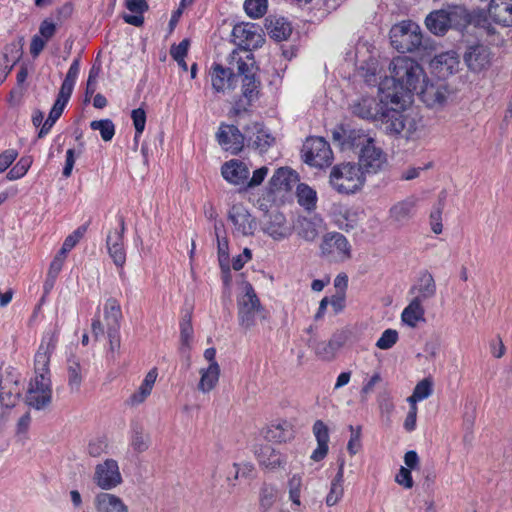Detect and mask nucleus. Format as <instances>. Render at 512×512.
Returning <instances> with one entry per match:
<instances>
[{"label": "nucleus", "mask_w": 512, "mask_h": 512, "mask_svg": "<svg viewBox=\"0 0 512 512\" xmlns=\"http://www.w3.org/2000/svg\"><path fill=\"white\" fill-rule=\"evenodd\" d=\"M390 76H385L379 83V92L386 93V99L392 104L401 105L404 97L418 92L426 81L422 66L407 56L393 58L389 64Z\"/></svg>", "instance_id": "obj_1"}, {"label": "nucleus", "mask_w": 512, "mask_h": 512, "mask_svg": "<svg viewBox=\"0 0 512 512\" xmlns=\"http://www.w3.org/2000/svg\"><path fill=\"white\" fill-rule=\"evenodd\" d=\"M56 341V339L50 337L45 344L43 339L34 357L35 377L29 383L26 401L29 406L37 410L46 407L52 399L49 364Z\"/></svg>", "instance_id": "obj_2"}, {"label": "nucleus", "mask_w": 512, "mask_h": 512, "mask_svg": "<svg viewBox=\"0 0 512 512\" xmlns=\"http://www.w3.org/2000/svg\"><path fill=\"white\" fill-rule=\"evenodd\" d=\"M405 102L403 99L401 105H396L387 101L377 123L389 135L411 139L418 136L423 125L420 118L404 110Z\"/></svg>", "instance_id": "obj_3"}, {"label": "nucleus", "mask_w": 512, "mask_h": 512, "mask_svg": "<svg viewBox=\"0 0 512 512\" xmlns=\"http://www.w3.org/2000/svg\"><path fill=\"white\" fill-rule=\"evenodd\" d=\"M347 143L359 149V165L368 172H377L385 165V154L375 145V140L364 131L351 130L347 136Z\"/></svg>", "instance_id": "obj_4"}, {"label": "nucleus", "mask_w": 512, "mask_h": 512, "mask_svg": "<svg viewBox=\"0 0 512 512\" xmlns=\"http://www.w3.org/2000/svg\"><path fill=\"white\" fill-rule=\"evenodd\" d=\"M227 62L236 68L238 76H242V93L248 101L257 94L258 81L255 78L256 64L253 53L242 51H232L227 58Z\"/></svg>", "instance_id": "obj_5"}, {"label": "nucleus", "mask_w": 512, "mask_h": 512, "mask_svg": "<svg viewBox=\"0 0 512 512\" xmlns=\"http://www.w3.org/2000/svg\"><path fill=\"white\" fill-rule=\"evenodd\" d=\"M329 182L338 192H356L363 187L365 176L360 165L342 163L331 169Z\"/></svg>", "instance_id": "obj_6"}, {"label": "nucleus", "mask_w": 512, "mask_h": 512, "mask_svg": "<svg viewBox=\"0 0 512 512\" xmlns=\"http://www.w3.org/2000/svg\"><path fill=\"white\" fill-rule=\"evenodd\" d=\"M422 33L418 24L403 21L390 30L391 45L399 52H413L422 45Z\"/></svg>", "instance_id": "obj_7"}, {"label": "nucleus", "mask_w": 512, "mask_h": 512, "mask_svg": "<svg viewBox=\"0 0 512 512\" xmlns=\"http://www.w3.org/2000/svg\"><path fill=\"white\" fill-rule=\"evenodd\" d=\"M245 293L238 299V322L245 330L256 325V315L265 311L250 282L244 283Z\"/></svg>", "instance_id": "obj_8"}, {"label": "nucleus", "mask_w": 512, "mask_h": 512, "mask_svg": "<svg viewBox=\"0 0 512 512\" xmlns=\"http://www.w3.org/2000/svg\"><path fill=\"white\" fill-rule=\"evenodd\" d=\"M320 254L330 262H345L352 256V247L342 233L328 232L320 243Z\"/></svg>", "instance_id": "obj_9"}, {"label": "nucleus", "mask_w": 512, "mask_h": 512, "mask_svg": "<svg viewBox=\"0 0 512 512\" xmlns=\"http://www.w3.org/2000/svg\"><path fill=\"white\" fill-rule=\"evenodd\" d=\"M117 227L109 231L106 237V247L109 256L115 266L119 269L120 277L124 274L126 264V248L124 243V233L126 231L125 218L122 214L116 215Z\"/></svg>", "instance_id": "obj_10"}, {"label": "nucleus", "mask_w": 512, "mask_h": 512, "mask_svg": "<svg viewBox=\"0 0 512 512\" xmlns=\"http://www.w3.org/2000/svg\"><path fill=\"white\" fill-rule=\"evenodd\" d=\"M92 482L101 492L113 490L123 483V477L117 460L107 458L94 467Z\"/></svg>", "instance_id": "obj_11"}, {"label": "nucleus", "mask_w": 512, "mask_h": 512, "mask_svg": "<svg viewBox=\"0 0 512 512\" xmlns=\"http://www.w3.org/2000/svg\"><path fill=\"white\" fill-rule=\"evenodd\" d=\"M328 215L336 227L345 232H350L363 219L364 209L347 202H337L332 204Z\"/></svg>", "instance_id": "obj_12"}, {"label": "nucleus", "mask_w": 512, "mask_h": 512, "mask_svg": "<svg viewBox=\"0 0 512 512\" xmlns=\"http://www.w3.org/2000/svg\"><path fill=\"white\" fill-rule=\"evenodd\" d=\"M301 153L306 164L319 168L328 166L333 159L330 145L321 137L307 138Z\"/></svg>", "instance_id": "obj_13"}, {"label": "nucleus", "mask_w": 512, "mask_h": 512, "mask_svg": "<svg viewBox=\"0 0 512 512\" xmlns=\"http://www.w3.org/2000/svg\"><path fill=\"white\" fill-rule=\"evenodd\" d=\"M314 192L307 184L300 181L299 174L290 167H280L275 170L269 180L268 192Z\"/></svg>", "instance_id": "obj_14"}, {"label": "nucleus", "mask_w": 512, "mask_h": 512, "mask_svg": "<svg viewBox=\"0 0 512 512\" xmlns=\"http://www.w3.org/2000/svg\"><path fill=\"white\" fill-rule=\"evenodd\" d=\"M232 36L238 48L233 51L252 53L253 49L261 47L265 41L260 29L251 23H240L234 26Z\"/></svg>", "instance_id": "obj_15"}, {"label": "nucleus", "mask_w": 512, "mask_h": 512, "mask_svg": "<svg viewBox=\"0 0 512 512\" xmlns=\"http://www.w3.org/2000/svg\"><path fill=\"white\" fill-rule=\"evenodd\" d=\"M228 218L233 225L232 233L235 237L252 236L258 226L256 218L242 204H234Z\"/></svg>", "instance_id": "obj_16"}, {"label": "nucleus", "mask_w": 512, "mask_h": 512, "mask_svg": "<svg viewBox=\"0 0 512 512\" xmlns=\"http://www.w3.org/2000/svg\"><path fill=\"white\" fill-rule=\"evenodd\" d=\"M386 93V91L381 93V98L379 100L368 96L355 100L350 105L351 112L361 119L377 123L387 101H390L389 99H386Z\"/></svg>", "instance_id": "obj_17"}, {"label": "nucleus", "mask_w": 512, "mask_h": 512, "mask_svg": "<svg viewBox=\"0 0 512 512\" xmlns=\"http://www.w3.org/2000/svg\"><path fill=\"white\" fill-rule=\"evenodd\" d=\"M228 63L225 68L221 64H213L209 71L211 85L216 92H225L234 89L237 84L238 73L234 71L236 68Z\"/></svg>", "instance_id": "obj_18"}, {"label": "nucleus", "mask_w": 512, "mask_h": 512, "mask_svg": "<svg viewBox=\"0 0 512 512\" xmlns=\"http://www.w3.org/2000/svg\"><path fill=\"white\" fill-rule=\"evenodd\" d=\"M263 231L275 241L289 238L293 233V226L287 221L285 215L275 211L265 220Z\"/></svg>", "instance_id": "obj_19"}, {"label": "nucleus", "mask_w": 512, "mask_h": 512, "mask_svg": "<svg viewBox=\"0 0 512 512\" xmlns=\"http://www.w3.org/2000/svg\"><path fill=\"white\" fill-rule=\"evenodd\" d=\"M463 58L468 69L475 73L488 69L492 61L491 52L489 48L484 45L468 47Z\"/></svg>", "instance_id": "obj_20"}, {"label": "nucleus", "mask_w": 512, "mask_h": 512, "mask_svg": "<svg viewBox=\"0 0 512 512\" xmlns=\"http://www.w3.org/2000/svg\"><path fill=\"white\" fill-rule=\"evenodd\" d=\"M245 136L234 125H221L217 132V140L226 151L232 154L240 152L244 145Z\"/></svg>", "instance_id": "obj_21"}, {"label": "nucleus", "mask_w": 512, "mask_h": 512, "mask_svg": "<svg viewBox=\"0 0 512 512\" xmlns=\"http://www.w3.org/2000/svg\"><path fill=\"white\" fill-rule=\"evenodd\" d=\"M416 93L431 108L442 106L449 96V90L444 83L428 84L426 81Z\"/></svg>", "instance_id": "obj_22"}, {"label": "nucleus", "mask_w": 512, "mask_h": 512, "mask_svg": "<svg viewBox=\"0 0 512 512\" xmlns=\"http://www.w3.org/2000/svg\"><path fill=\"white\" fill-rule=\"evenodd\" d=\"M312 432L317 441V447L313 450L310 458L314 462H320L329 452V428L322 420H316L312 426Z\"/></svg>", "instance_id": "obj_23"}, {"label": "nucleus", "mask_w": 512, "mask_h": 512, "mask_svg": "<svg viewBox=\"0 0 512 512\" xmlns=\"http://www.w3.org/2000/svg\"><path fill=\"white\" fill-rule=\"evenodd\" d=\"M488 16L496 24L512 26V0H490Z\"/></svg>", "instance_id": "obj_24"}, {"label": "nucleus", "mask_w": 512, "mask_h": 512, "mask_svg": "<svg viewBox=\"0 0 512 512\" xmlns=\"http://www.w3.org/2000/svg\"><path fill=\"white\" fill-rule=\"evenodd\" d=\"M432 66L439 77L445 78L459 70V57L454 51L443 52L435 56Z\"/></svg>", "instance_id": "obj_25"}, {"label": "nucleus", "mask_w": 512, "mask_h": 512, "mask_svg": "<svg viewBox=\"0 0 512 512\" xmlns=\"http://www.w3.org/2000/svg\"><path fill=\"white\" fill-rule=\"evenodd\" d=\"M96 512H129L128 506L117 495L108 492H99L94 497Z\"/></svg>", "instance_id": "obj_26"}, {"label": "nucleus", "mask_w": 512, "mask_h": 512, "mask_svg": "<svg viewBox=\"0 0 512 512\" xmlns=\"http://www.w3.org/2000/svg\"><path fill=\"white\" fill-rule=\"evenodd\" d=\"M221 172L228 182L235 185L246 184L250 174L247 165L236 159L224 163Z\"/></svg>", "instance_id": "obj_27"}, {"label": "nucleus", "mask_w": 512, "mask_h": 512, "mask_svg": "<svg viewBox=\"0 0 512 512\" xmlns=\"http://www.w3.org/2000/svg\"><path fill=\"white\" fill-rule=\"evenodd\" d=\"M410 293L416 294L414 299H418L421 302L434 297L436 294V283L433 275L427 270L421 272L416 284L411 287Z\"/></svg>", "instance_id": "obj_28"}, {"label": "nucleus", "mask_w": 512, "mask_h": 512, "mask_svg": "<svg viewBox=\"0 0 512 512\" xmlns=\"http://www.w3.org/2000/svg\"><path fill=\"white\" fill-rule=\"evenodd\" d=\"M322 224L323 219L317 214L310 218L299 217L296 224L297 235L306 241L312 242L318 237Z\"/></svg>", "instance_id": "obj_29"}, {"label": "nucleus", "mask_w": 512, "mask_h": 512, "mask_svg": "<svg viewBox=\"0 0 512 512\" xmlns=\"http://www.w3.org/2000/svg\"><path fill=\"white\" fill-rule=\"evenodd\" d=\"M246 136L249 145H252L261 152L266 151L274 143V137L258 123L247 128Z\"/></svg>", "instance_id": "obj_30"}, {"label": "nucleus", "mask_w": 512, "mask_h": 512, "mask_svg": "<svg viewBox=\"0 0 512 512\" xmlns=\"http://www.w3.org/2000/svg\"><path fill=\"white\" fill-rule=\"evenodd\" d=\"M294 437L293 426L287 420H280L270 424L267 428L266 438L269 441L283 443Z\"/></svg>", "instance_id": "obj_31"}, {"label": "nucleus", "mask_w": 512, "mask_h": 512, "mask_svg": "<svg viewBox=\"0 0 512 512\" xmlns=\"http://www.w3.org/2000/svg\"><path fill=\"white\" fill-rule=\"evenodd\" d=\"M256 457L260 466L269 470H275L284 464L281 453L270 445L261 446L256 452Z\"/></svg>", "instance_id": "obj_32"}, {"label": "nucleus", "mask_w": 512, "mask_h": 512, "mask_svg": "<svg viewBox=\"0 0 512 512\" xmlns=\"http://www.w3.org/2000/svg\"><path fill=\"white\" fill-rule=\"evenodd\" d=\"M344 465V460H340L338 470L331 481L330 490L325 499L326 505L329 507L336 505L343 497Z\"/></svg>", "instance_id": "obj_33"}, {"label": "nucleus", "mask_w": 512, "mask_h": 512, "mask_svg": "<svg viewBox=\"0 0 512 512\" xmlns=\"http://www.w3.org/2000/svg\"><path fill=\"white\" fill-rule=\"evenodd\" d=\"M266 29L269 36L279 42L287 40L292 33V27L285 18L270 17L266 19Z\"/></svg>", "instance_id": "obj_34"}, {"label": "nucleus", "mask_w": 512, "mask_h": 512, "mask_svg": "<svg viewBox=\"0 0 512 512\" xmlns=\"http://www.w3.org/2000/svg\"><path fill=\"white\" fill-rule=\"evenodd\" d=\"M104 321L107 329H120L122 319V310L119 301L110 297L104 304Z\"/></svg>", "instance_id": "obj_35"}, {"label": "nucleus", "mask_w": 512, "mask_h": 512, "mask_svg": "<svg viewBox=\"0 0 512 512\" xmlns=\"http://www.w3.org/2000/svg\"><path fill=\"white\" fill-rule=\"evenodd\" d=\"M201 378L198 383V389L203 393L212 391L220 377V366L218 363L209 364L206 369L200 370Z\"/></svg>", "instance_id": "obj_36"}, {"label": "nucleus", "mask_w": 512, "mask_h": 512, "mask_svg": "<svg viewBox=\"0 0 512 512\" xmlns=\"http://www.w3.org/2000/svg\"><path fill=\"white\" fill-rule=\"evenodd\" d=\"M425 23L427 28L435 35H443L450 28L445 9L431 12L426 17Z\"/></svg>", "instance_id": "obj_37"}, {"label": "nucleus", "mask_w": 512, "mask_h": 512, "mask_svg": "<svg viewBox=\"0 0 512 512\" xmlns=\"http://www.w3.org/2000/svg\"><path fill=\"white\" fill-rule=\"evenodd\" d=\"M422 303L418 299L413 298L402 312V321L410 327H415L419 321L424 320L425 310Z\"/></svg>", "instance_id": "obj_38"}, {"label": "nucleus", "mask_w": 512, "mask_h": 512, "mask_svg": "<svg viewBox=\"0 0 512 512\" xmlns=\"http://www.w3.org/2000/svg\"><path fill=\"white\" fill-rule=\"evenodd\" d=\"M22 43H11L5 48L4 58L7 62H12L11 66L0 67V84L4 82L8 74L10 73L13 65L21 58L22 56Z\"/></svg>", "instance_id": "obj_39"}, {"label": "nucleus", "mask_w": 512, "mask_h": 512, "mask_svg": "<svg viewBox=\"0 0 512 512\" xmlns=\"http://www.w3.org/2000/svg\"><path fill=\"white\" fill-rule=\"evenodd\" d=\"M415 201L412 198H408L404 201L398 202L390 209V217L396 221L401 222L407 220L413 214L415 208Z\"/></svg>", "instance_id": "obj_40"}, {"label": "nucleus", "mask_w": 512, "mask_h": 512, "mask_svg": "<svg viewBox=\"0 0 512 512\" xmlns=\"http://www.w3.org/2000/svg\"><path fill=\"white\" fill-rule=\"evenodd\" d=\"M289 500L292 502V509L297 511L301 505V491L303 479L300 474H294L288 479L287 483Z\"/></svg>", "instance_id": "obj_41"}, {"label": "nucleus", "mask_w": 512, "mask_h": 512, "mask_svg": "<svg viewBox=\"0 0 512 512\" xmlns=\"http://www.w3.org/2000/svg\"><path fill=\"white\" fill-rule=\"evenodd\" d=\"M448 15L450 28H462L469 23V14L462 6H453L445 9Z\"/></svg>", "instance_id": "obj_42"}, {"label": "nucleus", "mask_w": 512, "mask_h": 512, "mask_svg": "<svg viewBox=\"0 0 512 512\" xmlns=\"http://www.w3.org/2000/svg\"><path fill=\"white\" fill-rule=\"evenodd\" d=\"M67 372H68L69 389L72 392L79 391L82 381H83L82 369H81L80 363L77 360H69Z\"/></svg>", "instance_id": "obj_43"}, {"label": "nucleus", "mask_w": 512, "mask_h": 512, "mask_svg": "<svg viewBox=\"0 0 512 512\" xmlns=\"http://www.w3.org/2000/svg\"><path fill=\"white\" fill-rule=\"evenodd\" d=\"M130 445L137 453H142L149 448V437L143 433L140 426H134L131 431Z\"/></svg>", "instance_id": "obj_44"}, {"label": "nucleus", "mask_w": 512, "mask_h": 512, "mask_svg": "<svg viewBox=\"0 0 512 512\" xmlns=\"http://www.w3.org/2000/svg\"><path fill=\"white\" fill-rule=\"evenodd\" d=\"M277 194H249L248 200L258 207L264 213L276 206Z\"/></svg>", "instance_id": "obj_45"}, {"label": "nucleus", "mask_w": 512, "mask_h": 512, "mask_svg": "<svg viewBox=\"0 0 512 512\" xmlns=\"http://www.w3.org/2000/svg\"><path fill=\"white\" fill-rule=\"evenodd\" d=\"M87 231L86 225L79 226L76 230H74L71 234H69L59 252H61V255H68V253L79 243V241L84 237L85 233Z\"/></svg>", "instance_id": "obj_46"}, {"label": "nucleus", "mask_w": 512, "mask_h": 512, "mask_svg": "<svg viewBox=\"0 0 512 512\" xmlns=\"http://www.w3.org/2000/svg\"><path fill=\"white\" fill-rule=\"evenodd\" d=\"M443 209L444 203L440 200L436 206L433 207L429 215V225L432 232L439 235L443 232Z\"/></svg>", "instance_id": "obj_47"}, {"label": "nucleus", "mask_w": 512, "mask_h": 512, "mask_svg": "<svg viewBox=\"0 0 512 512\" xmlns=\"http://www.w3.org/2000/svg\"><path fill=\"white\" fill-rule=\"evenodd\" d=\"M109 442L106 436H99L91 439L87 445V453L93 458H98L102 454L107 453Z\"/></svg>", "instance_id": "obj_48"}, {"label": "nucleus", "mask_w": 512, "mask_h": 512, "mask_svg": "<svg viewBox=\"0 0 512 512\" xmlns=\"http://www.w3.org/2000/svg\"><path fill=\"white\" fill-rule=\"evenodd\" d=\"M90 127L95 131H99L101 138L106 142L110 141L115 134V126L109 119L92 121Z\"/></svg>", "instance_id": "obj_49"}, {"label": "nucleus", "mask_w": 512, "mask_h": 512, "mask_svg": "<svg viewBox=\"0 0 512 512\" xmlns=\"http://www.w3.org/2000/svg\"><path fill=\"white\" fill-rule=\"evenodd\" d=\"M339 344L335 341L321 342L316 346V355L324 360L331 361L335 358Z\"/></svg>", "instance_id": "obj_50"}, {"label": "nucleus", "mask_w": 512, "mask_h": 512, "mask_svg": "<svg viewBox=\"0 0 512 512\" xmlns=\"http://www.w3.org/2000/svg\"><path fill=\"white\" fill-rule=\"evenodd\" d=\"M244 8L251 18H260L267 11V0H246Z\"/></svg>", "instance_id": "obj_51"}, {"label": "nucleus", "mask_w": 512, "mask_h": 512, "mask_svg": "<svg viewBox=\"0 0 512 512\" xmlns=\"http://www.w3.org/2000/svg\"><path fill=\"white\" fill-rule=\"evenodd\" d=\"M399 334L395 329H386L376 341V347L381 350L392 348L398 341Z\"/></svg>", "instance_id": "obj_52"}, {"label": "nucleus", "mask_w": 512, "mask_h": 512, "mask_svg": "<svg viewBox=\"0 0 512 512\" xmlns=\"http://www.w3.org/2000/svg\"><path fill=\"white\" fill-rule=\"evenodd\" d=\"M277 490L274 485L264 483L260 489V505L269 509L275 502Z\"/></svg>", "instance_id": "obj_53"}, {"label": "nucleus", "mask_w": 512, "mask_h": 512, "mask_svg": "<svg viewBox=\"0 0 512 512\" xmlns=\"http://www.w3.org/2000/svg\"><path fill=\"white\" fill-rule=\"evenodd\" d=\"M349 430L351 432L350 439L347 444V451L351 456L357 454L361 447V426L354 427L352 425L349 426Z\"/></svg>", "instance_id": "obj_54"}, {"label": "nucleus", "mask_w": 512, "mask_h": 512, "mask_svg": "<svg viewBox=\"0 0 512 512\" xmlns=\"http://www.w3.org/2000/svg\"><path fill=\"white\" fill-rule=\"evenodd\" d=\"M193 326L191 316L183 318L180 322V341L182 346L189 347L193 338Z\"/></svg>", "instance_id": "obj_55"}, {"label": "nucleus", "mask_w": 512, "mask_h": 512, "mask_svg": "<svg viewBox=\"0 0 512 512\" xmlns=\"http://www.w3.org/2000/svg\"><path fill=\"white\" fill-rule=\"evenodd\" d=\"M32 160L29 157H22L16 165L8 172L7 178L9 180H16L23 177L29 167L31 166Z\"/></svg>", "instance_id": "obj_56"}, {"label": "nucleus", "mask_w": 512, "mask_h": 512, "mask_svg": "<svg viewBox=\"0 0 512 512\" xmlns=\"http://www.w3.org/2000/svg\"><path fill=\"white\" fill-rule=\"evenodd\" d=\"M131 118L135 128V140L143 133L146 124V113L142 108L132 110Z\"/></svg>", "instance_id": "obj_57"}, {"label": "nucleus", "mask_w": 512, "mask_h": 512, "mask_svg": "<svg viewBox=\"0 0 512 512\" xmlns=\"http://www.w3.org/2000/svg\"><path fill=\"white\" fill-rule=\"evenodd\" d=\"M66 258V255H61V252L58 251L54 258L52 259L49 265V269L47 271V273L49 274V278L52 281H56L57 277L59 276L60 272L63 269Z\"/></svg>", "instance_id": "obj_58"}, {"label": "nucleus", "mask_w": 512, "mask_h": 512, "mask_svg": "<svg viewBox=\"0 0 512 512\" xmlns=\"http://www.w3.org/2000/svg\"><path fill=\"white\" fill-rule=\"evenodd\" d=\"M433 392V383L431 379L424 378L418 382L413 390L414 397L420 400L428 398Z\"/></svg>", "instance_id": "obj_59"}, {"label": "nucleus", "mask_w": 512, "mask_h": 512, "mask_svg": "<svg viewBox=\"0 0 512 512\" xmlns=\"http://www.w3.org/2000/svg\"><path fill=\"white\" fill-rule=\"evenodd\" d=\"M233 467L235 469V474L233 476V480L236 481L238 478H251L253 476L255 467L250 462L245 463H234Z\"/></svg>", "instance_id": "obj_60"}, {"label": "nucleus", "mask_w": 512, "mask_h": 512, "mask_svg": "<svg viewBox=\"0 0 512 512\" xmlns=\"http://www.w3.org/2000/svg\"><path fill=\"white\" fill-rule=\"evenodd\" d=\"M107 337L109 342V352L114 354L119 352L121 347L120 329H107Z\"/></svg>", "instance_id": "obj_61"}, {"label": "nucleus", "mask_w": 512, "mask_h": 512, "mask_svg": "<svg viewBox=\"0 0 512 512\" xmlns=\"http://www.w3.org/2000/svg\"><path fill=\"white\" fill-rule=\"evenodd\" d=\"M74 85L75 82L64 79L60 87L56 101H59L61 104L66 105L71 97Z\"/></svg>", "instance_id": "obj_62"}, {"label": "nucleus", "mask_w": 512, "mask_h": 512, "mask_svg": "<svg viewBox=\"0 0 512 512\" xmlns=\"http://www.w3.org/2000/svg\"><path fill=\"white\" fill-rule=\"evenodd\" d=\"M158 377V369L156 367H153L150 369L147 374L145 375L143 381L141 382L138 389H141L143 391H146L151 394L153 387L155 385V382Z\"/></svg>", "instance_id": "obj_63"}, {"label": "nucleus", "mask_w": 512, "mask_h": 512, "mask_svg": "<svg viewBox=\"0 0 512 512\" xmlns=\"http://www.w3.org/2000/svg\"><path fill=\"white\" fill-rule=\"evenodd\" d=\"M411 469H408L406 467H401L399 469V472L396 474L395 481L402 485L406 489H410L413 487L414 482L411 474Z\"/></svg>", "instance_id": "obj_64"}]
</instances>
